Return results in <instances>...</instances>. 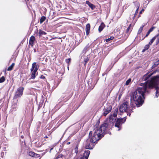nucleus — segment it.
<instances>
[{
  "label": "nucleus",
  "mask_w": 159,
  "mask_h": 159,
  "mask_svg": "<svg viewBox=\"0 0 159 159\" xmlns=\"http://www.w3.org/2000/svg\"><path fill=\"white\" fill-rule=\"evenodd\" d=\"M102 130L96 127L93 131H90L89 135V139L86 141L85 147L87 149H92L94 146V143H97L105 135Z\"/></svg>",
  "instance_id": "obj_1"
},
{
  "label": "nucleus",
  "mask_w": 159,
  "mask_h": 159,
  "mask_svg": "<svg viewBox=\"0 0 159 159\" xmlns=\"http://www.w3.org/2000/svg\"><path fill=\"white\" fill-rule=\"evenodd\" d=\"M145 88L139 87L133 92L131 95V101L133 99L138 107L141 106L144 102V94L146 92H148L146 86Z\"/></svg>",
  "instance_id": "obj_2"
},
{
  "label": "nucleus",
  "mask_w": 159,
  "mask_h": 159,
  "mask_svg": "<svg viewBox=\"0 0 159 159\" xmlns=\"http://www.w3.org/2000/svg\"><path fill=\"white\" fill-rule=\"evenodd\" d=\"M118 109L115 108L114 110L111 113L109 117V119L106 120L105 123L98 127L100 130H101L103 133L106 132L107 129H111L113 126L114 123L116 120L117 115Z\"/></svg>",
  "instance_id": "obj_3"
},
{
  "label": "nucleus",
  "mask_w": 159,
  "mask_h": 159,
  "mask_svg": "<svg viewBox=\"0 0 159 159\" xmlns=\"http://www.w3.org/2000/svg\"><path fill=\"white\" fill-rule=\"evenodd\" d=\"M145 85L148 89H152L155 86L159 85V75L152 76L149 81H147Z\"/></svg>",
  "instance_id": "obj_4"
},
{
  "label": "nucleus",
  "mask_w": 159,
  "mask_h": 159,
  "mask_svg": "<svg viewBox=\"0 0 159 159\" xmlns=\"http://www.w3.org/2000/svg\"><path fill=\"white\" fill-rule=\"evenodd\" d=\"M159 72V69H157L154 71L152 72L149 74V72H148L146 74H145L143 77L142 81H145V82L144 83H141L140 84V85L142 86L143 87L145 88V85L146 84V82L147 81H149L150 80L149 79L150 78L153 74H155L157 72Z\"/></svg>",
  "instance_id": "obj_5"
},
{
  "label": "nucleus",
  "mask_w": 159,
  "mask_h": 159,
  "mask_svg": "<svg viewBox=\"0 0 159 159\" xmlns=\"http://www.w3.org/2000/svg\"><path fill=\"white\" fill-rule=\"evenodd\" d=\"M24 89V88L23 87H20L18 88L14 96V99H16L21 97L23 94Z\"/></svg>",
  "instance_id": "obj_6"
},
{
  "label": "nucleus",
  "mask_w": 159,
  "mask_h": 159,
  "mask_svg": "<svg viewBox=\"0 0 159 159\" xmlns=\"http://www.w3.org/2000/svg\"><path fill=\"white\" fill-rule=\"evenodd\" d=\"M112 108V107L111 105L107 104L104 107V108L103 109V116H106L111 111Z\"/></svg>",
  "instance_id": "obj_7"
},
{
  "label": "nucleus",
  "mask_w": 159,
  "mask_h": 159,
  "mask_svg": "<svg viewBox=\"0 0 159 159\" xmlns=\"http://www.w3.org/2000/svg\"><path fill=\"white\" fill-rule=\"evenodd\" d=\"M119 110L121 112H128L129 111L128 102H126L122 104L119 108Z\"/></svg>",
  "instance_id": "obj_8"
},
{
  "label": "nucleus",
  "mask_w": 159,
  "mask_h": 159,
  "mask_svg": "<svg viewBox=\"0 0 159 159\" xmlns=\"http://www.w3.org/2000/svg\"><path fill=\"white\" fill-rule=\"evenodd\" d=\"M90 153V151L89 150L85 151L83 154V156L79 158L78 159H88Z\"/></svg>",
  "instance_id": "obj_9"
},
{
  "label": "nucleus",
  "mask_w": 159,
  "mask_h": 159,
  "mask_svg": "<svg viewBox=\"0 0 159 159\" xmlns=\"http://www.w3.org/2000/svg\"><path fill=\"white\" fill-rule=\"evenodd\" d=\"M135 6L136 7V10L135 11V12L134 15V16L132 17V19L133 20H134L135 19V17L136 16L137 14H138V10L139 8V4L138 2H135Z\"/></svg>",
  "instance_id": "obj_10"
},
{
  "label": "nucleus",
  "mask_w": 159,
  "mask_h": 159,
  "mask_svg": "<svg viewBox=\"0 0 159 159\" xmlns=\"http://www.w3.org/2000/svg\"><path fill=\"white\" fill-rule=\"evenodd\" d=\"M120 120L119 119H117L116 122L115 126L116 127L118 128V130H120L121 129V123L120 121Z\"/></svg>",
  "instance_id": "obj_11"
},
{
  "label": "nucleus",
  "mask_w": 159,
  "mask_h": 159,
  "mask_svg": "<svg viewBox=\"0 0 159 159\" xmlns=\"http://www.w3.org/2000/svg\"><path fill=\"white\" fill-rule=\"evenodd\" d=\"M90 29V25L89 23L87 24L86 26L85 30L86 35H88L89 33Z\"/></svg>",
  "instance_id": "obj_12"
},
{
  "label": "nucleus",
  "mask_w": 159,
  "mask_h": 159,
  "mask_svg": "<svg viewBox=\"0 0 159 159\" xmlns=\"http://www.w3.org/2000/svg\"><path fill=\"white\" fill-rule=\"evenodd\" d=\"M35 40V38L33 36H32L30 38L29 44L30 45L32 46H33L34 45V41Z\"/></svg>",
  "instance_id": "obj_13"
},
{
  "label": "nucleus",
  "mask_w": 159,
  "mask_h": 159,
  "mask_svg": "<svg viewBox=\"0 0 159 159\" xmlns=\"http://www.w3.org/2000/svg\"><path fill=\"white\" fill-rule=\"evenodd\" d=\"M105 25L103 22H102L99 26L98 30L99 32H101L105 27Z\"/></svg>",
  "instance_id": "obj_14"
},
{
  "label": "nucleus",
  "mask_w": 159,
  "mask_h": 159,
  "mask_svg": "<svg viewBox=\"0 0 159 159\" xmlns=\"http://www.w3.org/2000/svg\"><path fill=\"white\" fill-rule=\"evenodd\" d=\"M86 4H87L89 7L92 10H93L95 7V6L93 4L91 3L89 1H87Z\"/></svg>",
  "instance_id": "obj_15"
},
{
  "label": "nucleus",
  "mask_w": 159,
  "mask_h": 159,
  "mask_svg": "<svg viewBox=\"0 0 159 159\" xmlns=\"http://www.w3.org/2000/svg\"><path fill=\"white\" fill-rule=\"evenodd\" d=\"M155 89L156 92H155V96L156 97H158L159 96V87L158 86H155L154 88Z\"/></svg>",
  "instance_id": "obj_16"
},
{
  "label": "nucleus",
  "mask_w": 159,
  "mask_h": 159,
  "mask_svg": "<svg viewBox=\"0 0 159 159\" xmlns=\"http://www.w3.org/2000/svg\"><path fill=\"white\" fill-rule=\"evenodd\" d=\"M159 36V34H157L155 36H154L150 40L149 43V45H152V43L154 42L155 40L156 39L157 37Z\"/></svg>",
  "instance_id": "obj_17"
},
{
  "label": "nucleus",
  "mask_w": 159,
  "mask_h": 159,
  "mask_svg": "<svg viewBox=\"0 0 159 159\" xmlns=\"http://www.w3.org/2000/svg\"><path fill=\"white\" fill-rule=\"evenodd\" d=\"M132 28H131V25L130 24L128 27L127 28L126 32V33L129 34L130 33V32H131L132 30Z\"/></svg>",
  "instance_id": "obj_18"
},
{
  "label": "nucleus",
  "mask_w": 159,
  "mask_h": 159,
  "mask_svg": "<svg viewBox=\"0 0 159 159\" xmlns=\"http://www.w3.org/2000/svg\"><path fill=\"white\" fill-rule=\"evenodd\" d=\"M159 64V60L157 59L156 60V61L154 63V64L152 65V69L156 67Z\"/></svg>",
  "instance_id": "obj_19"
},
{
  "label": "nucleus",
  "mask_w": 159,
  "mask_h": 159,
  "mask_svg": "<svg viewBox=\"0 0 159 159\" xmlns=\"http://www.w3.org/2000/svg\"><path fill=\"white\" fill-rule=\"evenodd\" d=\"M150 45H149V43L148 44L145 45L144 47V49L142 50V52H143L146 50H148L149 48Z\"/></svg>",
  "instance_id": "obj_20"
},
{
  "label": "nucleus",
  "mask_w": 159,
  "mask_h": 159,
  "mask_svg": "<svg viewBox=\"0 0 159 159\" xmlns=\"http://www.w3.org/2000/svg\"><path fill=\"white\" fill-rule=\"evenodd\" d=\"M39 37H40L42 36L43 34H46V32H44L43 31H42L41 30H39Z\"/></svg>",
  "instance_id": "obj_21"
},
{
  "label": "nucleus",
  "mask_w": 159,
  "mask_h": 159,
  "mask_svg": "<svg viewBox=\"0 0 159 159\" xmlns=\"http://www.w3.org/2000/svg\"><path fill=\"white\" fill-rule=\"evenodd\" d=\"M31 72L32 73L30 77L31 79H34L35 78V75L37 74V73H36L33 71Z\"/></svg>",
  "instance_id": "obj_22"
},
{
  "label": "nucleus",
  "mask_w": 159,
  "mask_h": 159,
  "mask_svg": "<svg viewBox=\"0 0 159 159\" xmlns=\"http://www.w3.org/2000/svg\"><path fill=\"white\" fill-rule=\"evenodd\" d=\"M14 65H15L14 63H12L11 64V65L8 67V68L7 69V70L8 71H11V70H12Z\"/></svg>",
  "instance_id": "obj_23"
},
{
  "label": "nucleus",
  "mask_w": 159,
  "mask_h": 159,
  "mask_svg": "<svg viewBox=\"0 0 159 159\" xmlns=\"http://www.w3.org/2000/svg\"><path fill=\"white\" fill-rule=\"evenodd\" d=\"M144 25H143L142 26H141L140 28L139 29L138 32V34H140L141 32H142L143 30V28L144 27Z\"/></svg>",
  "instance_id": "obj_24"
},
{
  "label": "nucleus",
  "mask_w": 159,
  "mask_h": 159,
  "mask_svg": "<svg viewBox=\"0 0 159 159\" xmlns=\"http://www.w3.org/2000/svg\"><path fill=\"white\" fill-rule=\"evenodd\" d=\"M118 119H119L120 120V121L121 122V124L124 123L126 120V118L125 117L122 118H118Z\"/></svg>",
  "instance_id": "obj_25"
},
{
  "label": "nucleus",
  "mask_w": 159,
  "mask_h": 159,
  "mask_svg": "<svg viewBox=\"0 0 159 159\" xmlns=\"http://www.w3.org/2000/svg\"><path fill=\"white\" fill-rule=\"evenodd\" d=\"M78 145H79V144H77V145H76L75 148H74L75 152L76 154H77L78 152H79L78 149Z\"/></svg>",
  "instance_id": "obj_26"
},
{
  "label": "nucleus",
  "mask_w": 159,
  "mask_h": 159,
  "mask_svg": "<svg viewBox=\"0 0 159 159\" xmlns=\"http://www.w3.org/2000/svg\"><path fill=\"white\" fill-rule=\"evenodd\" d=\"M46 19V17L44 16H43L41 17L40 19V23L42 24Z\"/></svg>",
  "instance_id": "obj_27"
},
{
  "label": "nucleus",
  "mask_w": 159,
  "mask_h": 159,
  "mask_svg": "<svg viewBox=\"0 0 159 159\" xmlns=\"http://www.w3.org/2000/svg\"><path fill=\"white\" fill-rule=\"evenodd\" d=\"M130 105L131 106V107H132V109H130L129 110V111H129L130 112H133V111H132V110H133V108H135V106H133V104H132L131 103Z\"/></svg>",
  "instance_id": "obj_28"
},
{
  "label": "nucleus",
  "mask_w": 159,
  "mask_h": 159,
  "mask_svg": "<svg viewBox=\"0 0 159 159\" xmlns=\"http://www.w3.org/2000/svg\"><path fill=\"white\" fill-rule=\"evenodd\" d=\"M114 38V37L113 36H111L110 38H108L107 39H106L105 40L107 42H108L110 41L113 39Z\"/></svg>",
  "instance_id": "obj_29"
},
{
  "label": "nucleus",
  "mask_w": 159,
  "mask_h": 159,
  "mask_svg": "<svg viewBox=\"0 0 159 159\" xmlns=\"http://www.w3.org/2000/svg\"><path fill=\"white\" fill-rule=\"evenodd\" d=\"M29 154L30 156L32 157H34L35 155V153L33 152H30L29 153Z\"/></svg>",
  "instance_id": "obj_30"
},
{
  "label": "nucleus",
  "mask_w": 159,
  "mask_h": 159,
  "mask_svg": "<svg viewBox=\"0 0 159 159\" xmlns=\"http://www.w3.org/2000/svg\"><path fill=\"white\" fill-rule=\"evenodd\" d=\"M71 60V59L70 58H69L66 60V63L68 64V66H69L70 62Z\"/></svg>",
  "instance_id": "obj_31"
},
{
  "label": "nucleus",
  "mask_w": 159,
  "mask_h": 159,
  "mask_svg": "<svg viewBox=\"0 0 159 159\" xmlns=\"http://www.w3.org/2000/svg\"><path fill=\"white\" fill-rule=\"evenodd\" d=\"M5 78L4 76H2L0 78V83H2L5 81Z\"/></svg>",
  "instance_id": "obj_32"
},
{
  "label": "nucleus",
  "mask_w": 159,
  "mask_h": 159,
  "mask_svg": "<svg viewBox=\"0 0 159 159\" xmlns=\"http://www.w3.org/2000/svg\"><path fill=\"white\" fill-rule=\"evenodd\" d=\"M131 81V79L130 78L129 79L126 81L125 84L126 85H129V84L130 83Z\"/></svg>",
  "instance_id": "obj_33"
},
{
  "label": "nucleus",
  "mask_w": 159,
  "mask_h": 159,
  "mask_svg": "<svg viewBox=\"0 0 159 159\" xmlns=\"http://www.w3.org/2000/svg\"><path fill=\"white\" fill-rule=\"evenodd\" d=\"M156 28L155 27L152 26L149 30H148V31L150 33L154 29Z\"/></svg>",
  "instance_id": "obj_34"
},
{
  "label": "nucleus",
  "mask_w": 159,
  "mask_h": 159,
  "mask_svg": "<svg viewBox=\"0 0 159 159\" xmlns=\"http://www.w3.org/2000/svg\"><path fill=\"white\" fill-rule=\"evenodd\" d=\"M157 39L156 41V44L157 45L159 43V36L157 37Z\"/></svg>",
  "instance_id": "obj_35"
},
{
  "label": "nucleus",
  "mask_w": 159,
  "mask_h": 159,
  "mask_svg": "<svg viewBox=\"0 0 159 159\" xmlns=\"http://www.w3.org/2000/svg\"><path fill=\"white\" fill-rule=\"evenodd\" d=\"M36 66H37V65L36 64V62H34L32 64V68H34Z\"/></svg>",
  "instance_id": "obj_36"
},
{
  "label": "nucleus",
  "mask_w": 159,
  "mask_h": 159,
  "mask_svg": "<svg viewBox=\"0 0 159 159\" xmlns=\"http://www.w3.org/2000/svg\"><path fill=\"white\" fill-rule=\"evenodd\" d=\"M89 59L88 58H86L84 60V62H85V63L84 64V65H85L87 63L88 61H89Z\"/></svg>",
  "instance_id": "obj_37"
},
{
  "label": "nucleus",
  "mask_w": 159,
  "mask_h": 159,
  "mask_svg": "<svg viewBox=\"0 0 159 159\" xmlns=\"http://www.w3.org/2000/svg\"><path fill=\"white\" fill-rule=\"evenodd\" d=\"M150 32L148 31V32H147L146 36L144 37L142 39V40H143L144 38H145V37H147L149 35V34H150Z\"/></svg>",
  "instance_id": "obj_38"
},
{
  "label": "nucleus",
  "mask_w": 159,
  "mask_h": 159,
  "mask_svg": "<svg viewBox=\"0 0 159 159\" xmlns=\"http://www.w3.org/2000/svg\"><path fill=\"white\" fill-rule=\"evenodd\" d=\"M34 157L36 158H38L40 157V155L39 154L35 153V155H34Z\"/></svg>",
  "instance_id": "obj_39"
},
{
  "label": "nucleus",
  "mask_w": 159,
  "mask_h": 159,
  "mask_svg": "<svg viewBox=\"0 0 159 159\" xmlns=\"http://www.w3.org/2000/svg\"><path fill=\"white\" fill-rule=\"evenodd\" d=\"M59 105H56L55 107V108L57 110H58L59 109Z\"/></svg>",
  "instance_id": "obj_40"
},
{
  "label": "nucleus",
  "mask_w": 159,
  "mask_h": 159,
  "mask_svg": "<svg viewBox=\"0 0 159 159\" xmlns=\"http://www.w3.org/2000/svg\"><path fill=\"white\" fill-rule=\"evenodd\" d=\"M144 11V10L143 9L141 11H140L139 12V14H142V12H143Z\"/></svg>",
  "instance_id": "obj_41"
},
{
  "label": "nucleus",
  "mask_w": 159,
  "mask_h": 159,
  "mask_svg": "<svg viewBox=\"0 0 159 159\" xmlns=\"http://www.w3.org/2000/svg\"><path fill=\"white\" fill-rule=\"evenodd\" d=\"M39 67V66L38 65H37V66H36L34 68L35 69L38 70Z\"/></svg>",
  "instance_id": "obj_42"
},
{
  "label": "nucleus",
  "mask_w": 159,
  "mask_h": 159,
  "mask_svg": "<svg viewBox=\"0 0 159 159\" xmlns=\"http://www.w3.org/2000/svg\"><path fill=\"white\" fill-rule=\"evenodd\" d=\"M37 70H36V69H35V68H34V70H33V71L34 72H36V73H37Z\"/></svg>",
  "instance_id": "obj_43"
},
{
  "label": "nucleus",
  "mask_w": 159,
  "mask_h": 159,
  "mask_svg": "<svg viewBox=\"0 0 159 159\" xmlns=\"http://www.w3.org/2000/svg\"><path fill=\"white\" fill-rule=\"evenodd\" d=\"M64 157L65 158V157L62 154H60V157Z\"/></svg>",
  "instance_id": "obj_44"
},
{
  "label": "nucleus",
  "mask_w": 159,
  "mask_h": 159,
  "mask_svg": "<svg viewBox=\"0 0 159 159\" xmlns=\"http://www.w3.org/2000/svg\"><path fill=\"white\" fill-rule=\"evenodd\" d=\"M34 68H32H32L31 69V72H32V71H33V70H34Z\"/></svg>",
  "instance_id": "obj_45"
},
{
  "label": "nucleus",
  "mask_w": 159,
  "mask_h": 159,
  "mask_svg": "<svg viewBox=\"0 0 159 159\" xmlns=\"http://www.w3.org/2000/svg\"><path fill=\"white\" fill-rule=\"evenodd\" d=\"M60 157L58 155L56 158V159H58Z\"/></svg>",
  "instance_id": "obj_46"
},
{
  "label": "nucleus",
  "mask_w": 159,
  "mask_h": 159,
  "mask_svg": "<svg viewBox=\"0 0 159 159\" xmlns=\"http://www.w3.org/2000/svg\"><path fill=\"white\" fill-rule=\"evenodd\" d=\"M41 78H43V79L45 78L42 75L41 77Z\"/></svg>",
  "instance_id": "obj_47"
},
{
  "label": "nucleus",
  "mask_w": 159,
  "mask_h": 159,
  "mask_svg": "<svg viewBox=\"0 0 159 159\" xmlns=\"http://www.w3.org/2000/svg\"><path fill=\"white\" fill-rule=\"evenodd\" d=\"M21 138L23 139L24 138V136L23 135H22L20 137Z\"/></svg>",
  "instance_id": "obj_48"
},
{
  "label": "nucleus",
  "mask_w": 159,
  "mask_h": 159,
  "mask_svg": "<svg viewBox=\"0 0 159 159\" xmlns=\"http://www.w3.org/2000/svg\"><path fill=\"white\" fill-rule=\"evenodd\" d=\"M70 143V142H69L67 143V144H69Z\"/></svg>",
  "instance_id": "obj_49"
},
{
  "label": "nucleus",
  "mask_w": 159,
  "mask_h": 159,
  "mask_svg": "<svg viewBox=\"0 0 159 159\" xmlns=\"http://www.w3.org/2000/svg\"><path fill=\"white\" fill-rule=\"evenodd\" d=\"M130 115H131V114L130 113L129 114V116H130Z\"/></svg>",
  "instance_id": "obj_50"
},
{
  "label": "nucleus",
  "mask_w": 159,
  "mask_h": 159,
  "mask_svg": "<svg viewBox=\"0 0 159 159\" xmlns=\"http://www.w3.org/2000/svg\"><path fill=\"white\" fill-rule=\"evenodd\" d=\"M99 122H97V124H98V125Z\"/></svg>",
  "instance_id": "obj_51"
},
{
  "label": "nucleus",
  "mask_w": 159,
  "mask_h": 159,
  "mask_svg": "<svg viewBox=\"0 0 159 159\" xmlns=\"http://www.w3.org/2000/svg\"><path fill=\"white\" fill-rule=\"evenodd\" d=\"M140 16V15H139V16L138 17H139Z\"/></svg>",
  "instance_id": "obj_52"
}]
</instances>
